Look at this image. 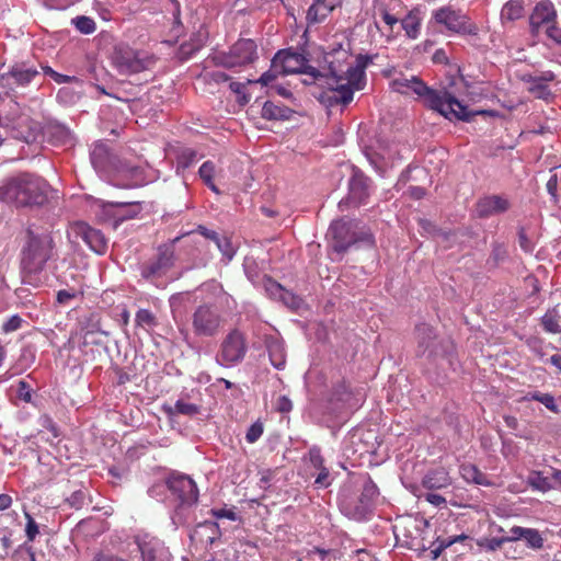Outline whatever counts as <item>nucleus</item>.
Returning a JSON list of instances; mask_svg holds the SVG:
<instances>
[{"mask_svg":"<svg viewBox=\"0 0 561 561\" xmlns=\"http://www.w3.org/2000/svg\"><path fill=\"white\" fill-rule=\"evenodd\" d=\"M43 125L30 116H20L12 126V136L26 144L41 139Z\"/></svg>","mask_w":561,"mask_h":561,"instance_id":"obj_16","label":"nucleus"},{"mask_svg":"<svg viewBox=\"0 0 561 561\" xmlns=\"http://www.w3.org/2000/svg\"><path fill=\"white\" fill-rule=\"evenodd\" d=\"M72 23L82 34H92L96 28L94 20L85 15L77 16L72 20Z\"/></svg>","mask_w":561,"mask_h":561,"instance_id":"obj_37","label":"nucleus"},{"mask_svg":"<svg viewBox=\"0 0 561 561\" xmlns=\"http://www.w3.org/2000/svg\"><path fill=\"white\" fill-rule=\"evenodd\" d=\"M264 427L262 422L256 421L254 422L245 434V439L248 443L253 444L255 443L263 434Z\"/></svg>","mask_w":561,"mask_h":561,"instance_id":"obj_45","label":"nucleus"},{"mask_svg":"<svg viewBox=\"0 0 561 561\" xmlns=\"http://www.w3.org/2000/svg\"><path fill=\"white\" fill-rule=\"evenodd\" d=\"M518 244L520 249L526 253H531L535 249V243L526 234L525 228H519L518 230Z\"/></svg>","mask_w":561,"mask_h":561,"instance_id":"obj_46","label":"nucleus"},{"mask_svg":"<svg viewBox=\"0 0 561 561\" xmlns=\"http://www.w3.org/2000/svg\"><path fill=\"white\" fill-rule=\"evenodd\" d=\"M459 470L462 479L469 483L484 486L492 485V482L489 480L488 476L483 473L476 465L462 463Z\"/></svg>","mask_w":561,"mask_h":561,"instance_id":"obj_25","label":"nucleus"},{"mask_svg":"<svg viewBox=\"0 0 561 561\" xmlns=\"http://www.w3.org/2000/svg\"><path fill=\"white\" fill-rule=\"evenodd\" d=\"M511 204L508 199L500 195H490L480 198L477 203V213L481 218L502 214L508 210Z\"/></svg>","mask_w":561,"mask_h":561,"instance_id":"obj_21","label":"nucleus"},{"mask_svg":"<svg viewBox=\"0 0 561 561\" xmlns=\"http://www.w3.org/2000/svg\"><path fill=\"white\" fill-rule=\"evenodd\" d=\"M39 72L24 62L14 64L9 71L0 75V85L13 90V87H26Z\"/></svg>","mask_w":561,"mask_h":561,"instance_id":"obj_15","label":"nucleus"},{"mask_svg":"<svg viewBox=\"0 0 561 561\" xmlns=\"http://www.w3.org/2000/svg\"><path fill=\"white\" fill-rule=\"evenodd\" d=\"M24 548H25V550H26V552L28 554L30 561H50V559L47 558L45 556V553H43V552H39V553L35 552L33 550L32 546H26V543H25Z\"/></svg>","mask_w":561,"mask_h":561,"instance_id":"obj_63","label":"nucleus"},{"mask_svg":"<svg viewBox=\"0 0 561 561\" xmlns=\"http://www.w3.org/2000/svg\"><path fill=\"white\" fill-rule=\"evenodd\" d=\"M77 293L75 290L61 289L57 293V302L60 305H67L71 299L76 298Z\"/></svg>","mask_w":561,"mask_h":561,"instance_id":"obj_59","label":"nucleus"},{"mask_svg":"<svg viewBox=\"0 0 561 561\" xmlns=\"http://www.w3.org/2000/svg\"><path fill=\"white\" fill-rule=\"evenodd\" d=\"M271 285L275 288H277L279 291H280V298L286 304V305H289L290 307L293 308H296L298 307V301H297V297L294 296L291 293H289L288 290H285L279 284L275 283V282H271Z\"/></svg>","mask_w":561,"mask_h":561,"instance_id":"obj_47","label":"nucleus"},{"mask_svg":"<svg viewBox=\"0 0 561 561\" xmlns=\"http://www.w3.org/2000/svg\"><path fill=\"white\" fill-rule=\"evenodd\" d=\"M210 514L217 519H222V518H227L230 520L238 519L237 513L232 508H213L210 511Z\"/></svg>","mask_w":561,"mask_h":561,"instance_id":"obj_53","label":"nucleus"},{"mask_svg":"<svg viewBox=\"0 0 561 561\" xmlns=\"http://www.w3.org/2000/svg\"><path fill=\"white\" fill-rule=\"evenodd\" d=\"M188 299V295L185 293H176L170 297V307L173 314V318H176V312L182 304H184Z\"/></svg>","mask_w":561,"mask_h":561,"instance_id":"obj_49","label":"nucleus"},{"mask_svg":"<svg viewBox=\"0 0 561 561\" xmlns=\"http://www.w3.org/2000/svg\"><path fill=\"white\" fill-rule=\"evenodd\" d=\"M92 561H126V560L115 553L100 551L93 557Z\"/></svg>","mask_w":561,"mask_h":561,"instance_id":"obj_57","label":"nucleus"},{"mask_svg":"<svg viewBox=\"0 0 561 561\" xmlns=\"http://www.w3.org/2000/svg\"><path fill=\"white\" fill-rule=\"evenodd\" d=\"M307 59L298 53L279 50L273 58V66L279 67L284 75L304 72L312 77L313 82L322 81L325 76L312 67H307Z\"/></svg>","mask_w":561,"mask_h":561,"instance_id":"obj_11","label":"nucleus"},{"mask_svg":"<svg viewBox=\"0 0 561 561\" xmlns=\"http://www.w3.org/2000/svg\"><path fill=\"white\" fill-rule=\"evenodd\" d=\"M416 333V355L419 357L426 356L432 358L437 355L438 341L433 327L422 323L415 329Z\"/></svg>","mask_w":561,"mask_h":561,"instance_id":"obj_18","label":"nucleus"},{"mask_svg":"<svg viewBox=\"0 0 561 561\" xmlns=\"http://www.w3.org/2000/svg\"><path fill=\"white\" fill-rule=\"evenodd\" d=\"M529 548L541 549L543 547V538L539 530L535 528H527L526 535L524 536Z\"/></svg>","mask_w":561,"mask_h":561,"instance_id":"obj_42","label":"nucleus"},{"mask_svg":"<svg viewBox=\"0 0 561 561\" xmlns=\"http://www.w3.org/2000/svg\"><path fill=\"white\" fill-rule=\"evenodd\" d=\"M436 23L444 25L449 32L460 35L477 36L479 27L471 19L460 10L444 7L433 13Z\"/></svg>","mask_w":561,"mask_h":561,"instance_id":"obj_9","label":"nucleus"},{"mask_svg":"<svg viewBox=\"0 0 561 561\" xmlns=\"http://www.w3.org/2000/svg\"><path fill=\"white\" fill-rule=\"evenodd\" d=\"M543 32L556 44L561 45V27L558 26L557 21L548 25Z\"/></svg>","mask_w":561,"mask_h":561,"instance_id":"obj_54","label":"nucleus"},{"mask_svg":"<svg viewBox=\"0 0 561 561\" xmlns=\"http://www.w3.org/2000/svg\"><path fill=\"white\" fill-rule=\"evenodd\" d=\"M325 61L329 64L330 91L327 94L329 106L337 104L347 105L353 101L354 90H360L364 85L365 71L356 66H345L341 58L334 54H328Z\"/></svg>","mask_w":561,"mask_h":561,"instance_id":"obj_3","label":"nucleus"},{"mask_svg":"<svg viewBox=\"0 0 561 561\" xmlns=\"http://www.w3.org/2000/svg\"><path fill=\"white\" fill-rule=\"evenodd\" d=\"M215 173L216 167L210 160L205 161L198 170L199 178L203 180L205 185H207L214 193L219 194V190L214 183Z\"/></svg>","mask_w":561,"mask_h":561,"instance_id":"obj_31","label":"nucleus"},{"mask_svg":"<svg viewBox=\"0 0 561 561\" xmlns=\"http://www.w3.org/2000/svg\"><path fill=\"white\" fill-rule=\"evenodd\" d=\"M524 15V5L522 0H510L501 10V20L513 22Z\"/></svg>","mask_w":561,"mask_h":561,"instance_id":"obj_29","label":"nucleus"},{"mask_svg":"<svg viewBox=\"0 0 561 561\" xmlns=\"http://www.w3.org/2000/svg\"><path fill=\"white\" fill-rule=\"evenodd\" d=\"M286 108L266 101L262 107V117L265 119H282L286 117Z\"/></svg>","mask_w":561,"mask_h":561,"instance_id":"obj_35","label":"nucleus"},{"mask_svg":"<svg viewBox=\"0 0 561 561\" xmlns=\"http://www.w3.org/2000/svg\"><path fill=\"white\" fill-rule=\"evenodd\" d=\"M333 11V7L327 3H312L307 11L308 24H317L323 22Z\"/></svg>","mask_w":561,"mask_h":561,"instance_id":"obj_27","label":"nucleus"},{"mask_svg":"<svg viewBox=\"0 0 561 561\" xmlns=\"http://www.w3.org/2000/svg\"><path fill=\"white\" fill-rule=\"evenodd\" d=\"M110 159V151L104 144H96L91 151V162L98 170H104Z\"/></svg>","mask_w":561,"mask_h":561,"instance_id":"obj_30","label":"nucleus"},{"mask_svg":"<svg viewBox=\"0 0 561 561\" xmlns=\"http://www.w3.org/2000/svg\"><path fill=\"white\" fill-rule=\"evenodd\" d=\"M174 411L179 414L193 416L199 412V407L183 400H178L174 404Z\"/></svg>","mask_w":561,"mask_h":561,"instance_id":"obj_43","label":"nucleus"},{"mask_svg":"<svg viewBox=\"0 0 561 561\" xmlns=\"http://www.w3.org/2000/svg\"><path fill=\"white\" fill-rule=\"evenodd\" d=\"M173 261L174 251L172 245L160 247L157 257L141 266V276L146 279L161 277L172 267Z\"/></svg>","mask_w":561,"mask_h":561,"instance_id":"obj_14","label":"nucleus"},{"mask_svg":"<svg viewBox=\"0 0 561 561\" xmlns=\"http://www.w3.org/2000/svg\"><path fill=\"white\" fill-rule=\"evenodd\" d=\"M528 484L534 489L541 492H547L552 489V484L549 479L545 477L540 471H534L528 478Z\"/></svg>","mask_w":561,"mask_h":561,"instance_id":"obj_34","label":"nucleus"},{"mask_svg":"<svg viewBox=\"0 0 561 561\" xmlns=\"http://www.w3.org/2000/svg\"><path fill=\"white\" fill-rule=\"evenodd\" d=\"M507 541H508V538H505V537H502V538L493 537V538L486 540L485 548L489 551H495V550L500 549Z\"/></svg>","mask_w":561,"mask_h":561,"instance_id":"obj_61","label":"nucleus"},{"mask_svg":"<svg viewBox=\"0 0 561 561\" xmlns=\"http://www.w3.org/2000/svg\"><path fill=\"white\" fill-rule=\"evenodd\" d=\"M291 409H293V403L286 396H282L278 398L277 410L279 412L287 413V412L291 411Z\"/></svg>","mask_w":561,"mask_h":561,"instance_id":"obj_64","label":"nucleus"},{"mask_svg":"<svg viewBox=\"0 0 561 561\" xmlns=\"http://www.w3.org/2000/svg\"><path fill=\"white\" fill-rule=\"evenodd\" d=\"M284 75L280 72L279 67H274L271 65V69L265 71L257 80H247V83H260L262 85H268L273 81L277 79L278 76Z\"/></svg>","mask_w":561,"mask_h":561,"instance_id":"obj_38","label":"nucleus"},{"mask_svg":"<svg viewBox=\"0 0 561 561\" xmlns=\"http://www.w3.org/2000/svg\"><path fill=\"white\" fill-rule=\"evenodd\" d=\"M557 20L554 7L549 1H542L536 4L529 18V25L533 35L537 36L545 31L548 25Z\"/></svg>","mask_w":561,"mask_h":561,"instance_id":"obj_17","label":"nucleus"},{"mask_svg":"<svg viewBox=\"0 0 561 561\" xmlns=\"http://www.w3.org/2000/svg\"><path fill=\"white\" fill-rule=\"evenodd\" d=\"M204 46V38L201 34L191 37L188 42L182 43L178 50V58L182 61L190 59L193 54Z\"/></svg>","mask_w":561,"mask_h":561,"instance_id":"obj_28","label":"nucleus"},{"mask_svg":"<svg viewBox=\"0 0 561 561\" xmlns=\"http://www.w3.org/2000/svg\"><path fill=\"white\" fill-rule=\"evenodd\" d=\"M248 83H243V82H237V81H231L230 84H229V88L230 90L236 93L237 95V102L241 105V106H244L245 104H248L250 102V95L245 93V85Z\"/></svg>","mask_w":561,"mask_h":561,"instance_id":"obj_39","label":"nucleus"},{"mask_svg":"<svg viewBox=\"0 0 561 561\" xmlns=\"http://www.w3.org/2000/svg\"><path fill=\"white\" fill-rule=\"evenodd\" d=\"M330 550L320 549V548H312L307 553V560L308 561H329L328 557L330 554Z\"/></svg>","mask_w":561,"mask_h":561,"instance_id":"obj_51","label":"nucleus"},{"mask_svg":"<svg viewBox=\"0 0 561 561\" xmlns=\"http://www.w3.org/2000/svg\"><path fill=\"white\" fill-rule=\"evenodd\" d=\"M538 402L542 403L549 411H551L553 413L559 412V409H558V405L556 404L554 398L550 393H543L541 396V400H539Z\"/></svg>","mask_w":561,"mask_h":561,"instance_id":"obj_58","label":"nucleus"},{"mask_svg":"<svg viewBox=\"0 0 561 561\" xmlns=\"http://www.w3.org/2000/svg\"><path fill=\"white\" fill-rule=\"evenodd\" d=\"M422 19L416 9L410 10L401 20V26L405 32V36L410 39H416L421 34Z\"/></svg>","mask_w":561,"mask_h":561,"instance_id":"obj_26","label":"nucleus"},{"mask_svg":"<svg viewBox=\"0 0 561 561\" xmlns=\"http://www.w3.org/2000/svg\"><path fill=\"white\" fill-rule=\"evenodd\" d=\"M554 79L556 75L550 70L541 71L536 75H525L523 77V80L528 83V92L537 99L546 101L552 96L549 83Z\"/></svg>","mask_w":561,"mask_h":561,"instance_id":"obj_19","label":"nucleus"},{"mask_svg":"<svg viewBox=\"0 0 561 561\" xmlns=\"http://www.w3.org/2000/svg\"><path fill=\"white\" fill-rule=\"evenodd\" d=\"M371 180L359 169L353 168L352 176L348 181V194L346 198L339 203L341 210L347 207H359L365 205L370 195Z\"/></svg>","mask_w":561,"mask_h":561,"instance_id":"obj_10","label":"nucleus"},{"mask_svg":"<svg viewBox=\"0 0 561 561\" xmlns=\"http://www.w3.org/2000/svg\"><path fill=\"white\" fill-rule=\"evenodd\" d=\"M266 348L268 352L271 364L276 369H284L286 365V353L284 343L275 337H271L266 341Z\"/></svg>","mask_w":561,"mask_h":561,"instance_id":"obj_24","label":"nucleus"},{"mask_svg":"<svg viewBox=\"0 0 561 561\" xmlns=\"http://www.w3.org/2000/svg\"><path fill=\"white\" fill-rule=\"evenodd\" d=\"M191 323L196 336L215 337L222 330L225 318L218 306L211 302H203L194 309Z\"/></svg>","mask_w":561,"mask_h":561,"instance_id":"obj_5","label":"nucleus"},{"mask_svg":"<svg viewBox=\"0 0 561 561\" xmlns=\"http://www.w3.org/2000/svg\"><path fill=\"white\" fill-rule=\"evenodd\" d=\"M113 65L121 75L129 76L142 72L153 67L156 59L152 55L135 50L131 47L116 45L112 56Z\"/></svg>","mask_w":561,"mask_h":561,"instance_id":"obj_6","label":"nucleus"},{"mask_svg":"<svg viewBox=\"0 0 561 561\" xmlns=\"http://www.w3.org/2000/svg\"><path fill=\"white\" fill-rule=\"evenodd\" d=\"M467 539H469V537L467 535H465V534L457 535V536H454V537H448L446 539H442L440 540V547L447 549L450 546H453L454 543L462 542V541H465Z\"/></svg>","mask_w":561,"mask_h":561,"instance_id":"obj_62","label":"nucleus"},{"mask_svg":"<svg viewBox=\"0 0 561 561\" xmlns=\"http://www.w3.org/2000/svg\"><path fill=\"white\" fill-rule=\"evenodd\" d=\"M541 325L545 331L552 334L561 333L560 319L557 314L547 312L541 318Z\"/></svg>","mask_w":561,"mask_h":561,"instance_id":"obj_36","label":"nucleus"},{"mask_svg":"<svg viewBox=\"0 0 561 561\" xmlns=\"http://www.w3.org/2000/svg\"><path fill=\"white\" fill-rule=\"evenodd\" d=\"M42 128L41 139L54 146H64L72 140L71 131L65 125L57 122H47Z\"/></svg>","mask_w":561,"mask_h":561,"instance_id":"obj_22","label":"nucleus"},{"mask_svg":"<svg viewBox=\"0 0 561 561\" xmlns=\"http://www.w3.org/2000/svg\"><path fill=\"white\" fill-rule=\"evenodd\" d=\"M451 484L449 473L444 468L430 470L422 480V485L428 490H439Z\"/></svg>","mask_w":561,"mask_h":561,"instance_id":"obj_23","label":"nucleus"},{"mask_svg":"<svg viewBox=\"0 0 561 561\" xmlns=\"http://www.w3.org/2000/svg\"><path fill=\"white\" fill-rule=\"evenodd\" d=\"M21 324L22 319L18 314H14L2 324V331L4 333L16 331L21 328Z\"/></svg>","mask_w":561,"mask_h":561,"instance_id":"obj_55","label":"nucleus"},{"mask_svg":"<svg viewBox=\"0 0 561 561\" xmlns=\"http://www.w3.org/2000/svg\"><path fill=\"white\" fill-rule=\"evenodd\" d=\"M165 484L172 495H174L181 505H193L198 500V489L196 483L187 476L172 474L165 481Z\"/></svg>","mask_w":561,"mask_h":561,"instance_id":"obj_13","label":"nucleus"},{"mask_svg":"<svg viewBox=\"0 0 561 561\" xmlns=\"http://www.w3.org/2000/svg\"><path fill=\"white\" fill-rule=\"evenodd\" d=\"M55 248L53 232L27 230L26 241L21 251V270L25 284L39 286L47 279L45 267L54 257Z\"/></svg>","mask_w":561,"mask_h":561,"instance_id":"obj_2","label":"nucleus"},{"mask_svg":"<svg viewBox=\"0 0 561 561\" xmlns=\"http://www.w3.org/2000/svg\"><path fill=\"white\" fill-rule=\"evenodd\" d=\"M215 243L217 244L219 251L225 256H227L229 260L232 259V256L234 255V250H233V247L228 238L218 237V239L215 241Z\"/></svg>","mask_w":561,"mask_h":561,"instance_id":"obj_48","label":"nucleus"},{"mask_svg":"<svg viewBox=\"0 0 561 561\" xmlns=\"http://www.w3.org/2000/svg\"><path fill=\"white\" fill-rule=\"evenodd\" d=\"M350 398H351V392H350L348 386L346 385L345 381L339 382L333 388L332 396H331L332 401L345 402V401H348Z\"/></svg>","mask_w":561,"mask_h":561,"instance_id":"obj_44","label":"nucleus"},{"mask_svg":"<svg viewBox=\"0 0 561 561\" xmlns=\"http://www.w3.org/2000/svg\"><path fill=\"white\" fill-rule=\"evenodd\" d=\"M135 323L137 327L149 330L158 324L156 316L149 309H139L136 312Z\"/></svg>","mask_w":561,"mask_h":561,"instance_id":"obj_33","label":"nucleus"},{"mask_svg":"<svg viewBox=\"0 0 561 561\" xmlns=\"http://www.w3.org/2000/svg\"><path fill=\"white\" fill-rule=\"evenodd\" d=\"M26 517V527H25V534L28 541H33L38 534V526L34 518L28 514L25 513Z\"/></svg>","mask_w":561,"mask_h":561,"instance_id":"obj_52","label":"nucleus"},{"mask_svg":"<svg viewBox=\"0 0 561 561\" xmlns=\"http://www.w3.org/2000/svg\"><path fill=\"white\" fill-rule=\"evenodd\" d=\"M248 346L244 334L238 329L231 330L221 341L216 362L222 367H232L241 363Z\"/></svg>","mask_w":561,"mask_h":561,"instance_id":"obj_8","label":"nucleus"},{"mask_svg":"<svg viewBox=\"0 0 561 561\" xmlns=\"http://www.w3.org/2000/svg\"><path fill=\"white\" fill-rule=\"evenodd\" d=\"M394 91L408 94L413 92L424 98L425 104L433 111L438 112L449 121L470 122L478 114H486V111L472 112L467 105L462 104L447 89H431L417 77L397 78L392 81Z\"/></svg>","mask_w":561,"mask_h":561,"instance_id":"obj_1","label":"nucleus"},{"mask_svg":"<svg viewBox=\"0 0 561 561\" xmlns=\"http://www.w3.org/2000/svg\"><path fill=\"white\" fill-rule=\"evenodd\" d=\"M18 397H19V399L23 400L24 402H30L32 400L31 387L24 380L19 381Z\"/></svg>","mask_w":561,"mask_h":561,"instance_id":"obj_56","label":"nucleus"},{"mask_svg":"<svg viewBox=\"0 0 561 561\" xmlns=\"http://www.w3.org/2000/svg\"><path fill=\"white\" fill-rule=\"evenodd\" d=\"M75 234L80 237L84 243L95 253L103 254L107 249V241L104 234L84 222H78L72 228Z\"/></svg>","mask_w":561,"mask_h":561,"instance_id":"obj_20","label":"nucleus"},{"mask_svg":"<svg viewBox=\"0 0 561 561\" xmlns=\"http://www.w3.org/2000/svg\"><path fill=\"white\" fill-rule=\"evenodd\" d=\"M329 477H330L329 469L327 467H324V468L319 470V473H318V476L316 478L314 483L317 485H319V486L327 488V486L330 485Z\"/></svg>","mask_w":561,"mask_h":561,"instance_id":"obj_60","label":"nucleus"},{"mask_svg":"<svg viewBox=\"0 0 561 561\" xmlns=\"http://www.w3.org/2000/svg\"><path fill=\"white\" fill-rule=\"evenodd\" d=\"M140 553L138 561H171L172 556L164 542L156 536L144 533L135 536Z\"/></svg>","mask_w":561,"mask_h":561,"instance_id":"obj_12","label":"nucleus"},{"mask_svg":"<svg viewBox=\"0 0 561 561\" xmlns=\"http://www.w3.org/2000/svg\"><path fill=\"white\" fill-rule=\"evenodd\" d=\"M257 59V45L253 39L241 38L237 41L227 54H217L211 60L214 65L224 68L242 67Z\"/></svg>","mask_w":561,"mask_h":561,"instance_id":"obj_7","label":"nucleus"},{"mask_svg":"<svg viewBox=\"0 0 561 561\" xmlns=\"http://www.w3.org/2000/svg\"><path fill=\"white\" fill-rule=\"evenodd\" d=\"M198 160L197 152L192 148L182 149L176 157V169H188Z\"/></svg>","mask_w":561,"mask_h":561,"instance_id":"obj_32","label":"nucleus"},{"mask_svg":"<svg viewBox=\"0 0 561 561\" xmlns=\"http://www.w3.org/2000/svg\"><path fill=\"white\" fill-rule=\"evenodd\" d=\"M88 492L85 489H79L73 491L69 497H67V503L75 510H80L87 503Z\"/></svg>","mask_w":561,"mask_h":561,"instance_id":"obj_40","label":"nucleus"},{"mask_svg":"<svg viewBox=\"0 0 561 561\" xmlns=\"http://www.w3.org/2000/svg\"><path fill=\"white\" fill-rule=\"evenodd\" d=\"M309 460H310L311 465L316 469H318V470H320V469L325 467L324 466V459H323V457L321 455V450L317 446H313L312 448H310V450H309Z\"/></svg>","mask_w":561,"mask_h":561,"instance_id":"obj_50","label":"nucleus"},{"mask_svg":"<svg viewBox=\"0 0 561 561\" xmlns=\"http://www.w3.org/2000/svg\"><path fill=\"white\" fill-rule=\"evenodd\" d=\"M49 187L43 178L23 173L0 187V199L18 207L42 206L48 199Z\"/></svg>","mask_w":561,"mask_h":561,"instance_id":"obj_4","label":"nucleus"},{"mask_svg":"<svg viewBox=\"0 0 561 561\" xmlns=\"http://www.w3.org/2000/svg\"><path fill=\"white\" fill-rule=\"evenodd\" d=\"M12 531L8 527H0V557L4 558L9 554L12 547Z\"/></svg>","mask_w":561,"mask_h":561,"instance_id":"obj_41","label":"nucleus"}]
</instances>
